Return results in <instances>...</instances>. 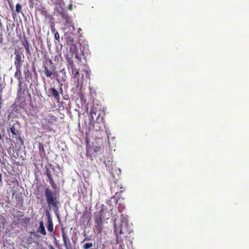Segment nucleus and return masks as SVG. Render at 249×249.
I'll return each instance as SVG.
<instances>
[{"instance_id": "f257e3e1", "label": "nucleus", "mask_w": 249, "mask_h": 249, "mask_svg": "<svg viewBox=\"0 0 249 249\" xmlns=\"http://www.w3.org/2000/svg\"><path fill=\"white\" fill-rule=\"evenodd\" d=\"M114 230L117 240L122 237H126L130 231L128 229L127 216L122 214L114 221Z\"/></svg>"}, {"instance_id": "f03ea898", "label": "nucleus", "mask_w": 249, "mask_h": 249, "mask_svg": "<svg viewBox=\"0 0 249 249\" xmlns=\"http://www.w3.org/2000/svg\"><path fill=\"white\" fill-rule=\"evenodd\" d=\"M38 154L40 156L41 160L37 161L35 162V165L38 171H48V162L44 161V159H47L46 154L45 153L44 144L42 143H39Z\"/></svg>"}, {"instance_id": "7ed1b4c3", "label": "nucleus", "mask_w": 249, "mask_h": 249, "mask_svg": "<svg viewBox=\"0 0 249 249\" xmlns=\"http://www.w3.org/2000/svg\"><path fill=\"white\" fill-rule=\"evenodd\" d=\"M43 72H44V75L47 77L53 79L56 73L55 71V68L52 65L48 67L45 64H43Z\"/></svg>"}, {"instance_id": "20e7f679", "label": "nucleus", "mask_w": 249, "mask_h": 249, "mask_svg": "<svg viewBox=\"0 0 249 249\" xmlns=\"http://www.w3.org/2000/svg\"><path fill=\"white\" fill-rule=\"evenodd\" d=\"M45 195L49 206H55L57 202L56 198L53 196L52 192L49 189H46L45 191Z\"/></svg>"}, {"instance_id": "39448f33", "label": "nucleus", "mask_w": 249, "mask_h": 249, "mask_svg": "<svg viewBox=\"0 0 249 249\" xmlns=\"http://www.w3.org/2000/svg\"><path fill=\"white\" fill-rule=\"evenodd\" d=\"M14 54L15 55L14 65L15 68H21L22 63L23 62L24 55L21 53L15 51Z\"/></svg>"}, {"instance_id": "423d86ee", "label": "nucleus", "mask_w": 249, "mask_h": 249, "mask_svg": "<svg viewBox=\"0 0 249 249\" xmlns=\"http://www.w3.org/2000/svg\"><path fill=\"white\" fill-rule=\"evenodd\" d=\"M86 155L91 160H93V159L97 156V154L94 151V148L89 144L87 145Z\"/></svg>"}, {"instance_id": "0eeeda50", "label": "nucleus", "mask_w": 249, "mask_h": 249, "mask_svg": "<svg viewBox=\"0 0 249 249\" xmlns=\"http://www.w3.org/2000/svg\"><path fill=\"white\" fill-rule=\"evenodd\" d=\"M23 74L24 75L25 79L27 81H28L29 79L31 77L32 72L30 71V66L28 63H26V64L24 65Z\"/></svg>"}, {"instance_id": "6e6552de", "label": "nucleus", "mask_w": 249, "mask_h": 249, "mask_svg": "<svg viewBox=\"0 0 249 249\" xmlns=\"http://www.w3.org/2000/svg\"><path fill=\"white\" fill-rule=\"evenodd\" d=\"M67 42L70 47V52L72 54V55H73L74 53L77 52L76 45L74 43V40L72 38L71 39L70 38H68Z\"/></svg>"}, {"instance_id": "1a4fd4ad", "label": "nucleus", "mask_w": 249, "mask_h": 249, "mask_svg": "<svg viewBox=\"0 0 249 249\" xmlns=\"http://www.w3.org/2000/svg\"><path fill=\"white\" fill-rule=\"evenodd\" d=\"M15 77L18 79V86L21 89L22 86V78L21 68H16V71L15 73Z\"/></svg>"}, {"instance_id": "9d476101", "label": "nucleus", "mask_w": 249, "mask_h": 249, "mask_svg": "<svg viewBox=\"0 0 249 249\" xmlns=\"http://www.w3.org/2000/svg\"><path fill=\"white\" fill-rule=\"evenodd\" d=\"M49 96L53 97L57 100H59L60 96L58 91L54 88H51L49 89Z\"/></svg>"}, {"instance_id": "9b49d317", "label": "nucleus", "mask_w": 249, "mask_h": 249, "mask_svg": "<svg viewBox=\"0 0 249 249\" xmlns=\"http://www.w3.org/2000/svg\"><path fill=\"white\" fill-rule=\"evenodd\" d=\"M21 43L22 45L25 48L27 53L29 54V55L31 54V52L30 50V43L29 41L27 40L26 37H24L22 40H21Z\"/></svg>"}, {"instance_id": "f8f14e48", "label": "nucleus", "mask_w": 249, "mask_h": 249, "mask_svg": "<svg viewBox=\"0 0 249 249\" xmlns=\"http://www.w3.org/2000/svg\"><path fill=\"white\" fill-rule=\"evenodd\" d=\"M66 60L67 62L68 69L71 70L76 67V66L74 65L73 60L72 59V55H71V57L67 56L66 58Z\"/></svg>"}, {"instance_id": "ddd939ff", "label": "nucleus", "mask_w": 249, "mask_h": 249, "mask_svg": "<svg viewBox=\"0 0 249 249\" xmlns=\"http://www.w3.org/2000/svg\"><path fill=\"white\" fill-rule=\"evenodd\" d=\"M95 228L97 233H100L103 229L102 221L101 219L96 220Z\"/></svg>"}, {"instance_id": "4468645a", "label": "nucleus", "mask_w": 249, "mask_h": 249, "mask_svg": "<svg viewBox=\"0 0 249 249\" xmlns=\"http://www.w3.org/2000/svg\"><path fill=\"white\" fill-rule=\"evenodd\" d=\"M10 130L12 134L13 137H14V136H18V135H19L18 130L17 129L15 124L13 125L10 128Z\"/></svg>"}, {"instance_id": "2eb2a0df", "label": "nucleus", "mask_w": 249, "mask_h": 249, "mask_svg": "<svg viewBox=\"0 0 249 249\" xmlns=\"http://www.w3.org/2000/svg\"><path fill=\"white\" fill-rule=\"evenodd\" d=\"M37 231L42 233L43 235H45L46 234L45 227L42 222H40L39 226L38 229Z\"/></svg>"}, {"instance_id": "dca6fc26", "label": "nucleus", "mask_w": 249, "mask_h": 249, "mask_svg": "<svg viewBox=\"0 0 249 249\" xmlns=\"http://www.w3.org/2000/svg\"><path fill=\"white\" fill-rule=\"evenodd\" d=\"M47 229L50 231L52 232L53 230V224L52 220L49 218L47 221Z\"/></svg>"}, {"instance_id": "f3484780", "label": "nucleus", "mask_w": 249, "mask_h": 249, "mask_svg": "<svg viewBox=\"0 0 249 249\" xmlns=\"http://www.w3.org/2000/svg\"><path fill=\"white\" fill-rule=\"evenodd\" d=\"M102 123L103 124H104L105 121H104V118L103 117H100V114H98V116L97 117L96 120V123L97 124H100V123Z\"/></svg>"}, {"instance_id": "a211bd4d", "label": "nucleus", "mask_w": 249, "mask_h": 249, "mask_svg": "<svg viewBox=\"0 0 249 249\" xmlns=\"http://www.w3.org/2000/svg\"><path fill=\"white\" fill-rule=\"evenodd\" d=\"M72 74L75 78H79V72L78 70L76 69V68H73V69L71 70Z\"/></svg>"}, {"instance_id": "6ab92c4d", "label": "nucleus", "mask_w": 249, "mask_h": 249, "mask_svg": "<svg viewBox=\"0 0 249 249\" xmlns=\"http://www.w3.org/2000/svg\"><path fill=\"white\" fill-rule=\"evenodd\" d=\"M92 147L94 148V151L95 152L96 154L97 155L98 153H100L102 151V148L100 146H98L96 145H93L91 146Z\"/></svg>"}, {"instance_id": "aec40b11", "label": "nucleus", "mask_w": 249, "mask_h": 249, "mask_svg": "<svg viewBox=\"0 0 249 249\" xmlns=\"http://www.w3.org/2000/svg\"><path fill=\"white\" fill-rule=\"evenodd\" d=\"M22 5L20 3H17L16 5V11L17 13L21 12Z\"/></svg>"}, {"instance_id": "412c9836", "label": "nucleus", "mask_w": 249, "mask_h": 249, "mask_svg": "<svg viewBox=\"0 0 249 249\" xmlns=\"http://www.w3.org/2000/svg\"><path fill=\"white\" fill-rule=\"evenodd\" d=\"M40 14L41 15L44 16L45 18H47L48 17V13L45 10L44 8L40 9Z\"/></svg>"}, {"instance_id": "4be33fe9", "label": "nucleus", "mask_w": 249, "mask_h": 249, "mask_svg": "<svg viewBox=\"0 0 249 249\" xmlns=\"http://www.w3.org/2000/svg\"><path fill=\"white\" fill-rule=\"evenodd\" d=\"M54 36L55 39L56 40V42H55V43H59L60 42V36H59V33L57 32H56V33H54Z\"/></svg>"}, {"instance_id": "5701e85b", "label": "nucleus", "mask_w": 249, "mask_h": 249, "mask_svg": "<svg viewBox=\"0 0 249 249\" xmlns=\"http://www.w3.org/2000/svg\"><path fill=\"white\" fill-rule=\"evenodd\" d=\"M92 243H87L84 246L85 249H88L92 246Z\"/></svg>"}, {"instance_id": "b1692460", "label": "nucleus", "mask_w": 249, "mask_h": 249, "mask_svg": "<svg viewBox=\"0 0 249 249\" xmlns=\"http://www.w3.org/2000/svg\"><path fill=\"white\" fill-rule=\"evenodd\" d=\"M9 6H10L11 9L13 11L12 15H13V16L14 17V15H16V13L14 12V10H13L14 6L13 5V4L11 3L9 1Z\"/></svg>"}, {"instance_id": "393cba45", "label": "nucleus", "mask_w": 249, "mask_h": 249, "mask_svg": "<svg viewBox=\"0 0 249 249\" xmlns=\"http://www.w3.org/2000/svg\"><path fill=\"white\" fill-rule=\"evenodd\" d=\"M54 26H55V25L53 24H52V25H51V31L53 33H55L57 32L55 30Z\"/></svg>"}, {"instance_id": "a878e982", "label": "nucleus", "mask_w": 249, "mask_h": 249, "mask_svg": "<svg viewBox=\"0 0 249 249\" xmlns=\"http://www.w3.org/2000/svg\"><path fill=\"white\" fill-rule=\"evenodd\" d=\"M91 115H93V114L96 115V112L94 110V106H92L91 109Z\"/></svg>"}, {"instance_id": "bb28decb", "label": "nucleus", "mask_w": 249, "mask_h": 249, "mask_svg": "<svg viewBox=\"0 0 249 249\" xmlns=\"http://www.w3.org/2000/svg\"><path fill=\"white\" fill-rule=\"evenodd\" d=\"M75 57L78 60H79V61H81V58L78 54L75 55Z\"/></svg>"}, {"instance_id": "cd10ccee", "label": "nucleus", "mask_w": 249, "mask_h": 249, "mask_svg": "<svg viewBox=\"0 0 249 249\" xmlns=\"http://www.w3.org/2000/svg\"><path fill=\"white\" fill-rule=\"evenodd\" d=\"M2 39H3L2 35V34H1L0 36V43H1L2 42Z\"/></svg>"}, {"instance_id": "c85d7f7f", "label": "nucleus", "mask_w": 249, "mask_h": 249, "mask_svg": "<svg viewBox=\"0 0 249 249\" xmlns=\"http://www.w3.org/2000/svg\"><path fill=\"white\" fill-rule=\"evenodd\" d=\"M49 62L50 63V64H51V65H52V64H53L52 61L50 59H49Z\"/></svg>"}, {"instance_id": "c756f323", "label": "nucleus", "mask_w": 249, "mask_h": 249, "mask_svg": "<svg viewBox=\"0 0 249 249\" xmlns=\"http://www.w3.org/2000/svg\"><path fill=\"white\" fill-rule=\"evenodd\" d=\"M1 180V175H0V181Z\"/></svg>"}, {"instance_id": "7c9ffc66", "label": "nucleus", "mask_w": 249, "mask_h": 249, "mask_svg": "<svg viewBox=\"0 0 249 249\" xmlns=\"http://www.w3.org/2000/svg\"><path fill=\"white\" fill-rule=\"evenodd\" d=\"M98 127H99V129H100V128H101V126H98Z\"/></svg>"}]
</instances>
